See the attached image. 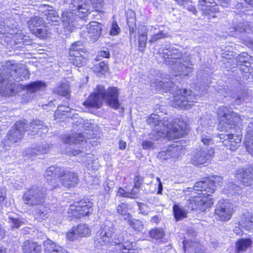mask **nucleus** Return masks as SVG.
<instances>
[{"instance_id":"f257e3e1","label":"nucleus","mask_w":253,"mask_h":253,"mask_svg":"<svg viewBox=\"0 0 253 253\" xmlns=\"http://www.w3.org/2000/svg\"><path fill=\"white\" fill-rule=\"evenodd\" d=\"M222 178L219 176L212 177L196 183L193 188H188V191H194L200 196H194L187 201L186 207L188 210L195 211L197 213L205 211L213 204L212 199L209 197L215 191L217 185H220Z\"/></svg>"},{"instance_id":"f03ea898","label":"nucleus","mask_w":253,"mask_h":253,"mask_svg":"<svg viewBox=\"0 0 253 253\" xmlns=\"http://www.w3.org/2000/svg\"><path fill=\"white\" fill-rule=\"evenodd\" d=\"M2 68L0 75V94L12 95L16 87L14 82L26 81L29 79L30 73L24 65L14 61H7Z\"/></svg>"},{"instance_id":"7ed1b4c3","label":"nucleus","mask_w":253,"mask_h":253,"mask_svg":"<svg viewBox=\"0 0 253 253\" xmlns=\"http://www.w3.org/2000/svg\"><path fill=\"white\" fill-rule=\"evenodd\" d=\"M167 65L171 66L175 76H188L192 72V64L188 58L184 57L178 49L173 47H162L158 51Z\"/></svg>"},{"instance_id":"20e7f679","label":"nucleus","mask_w":253,"mask_h":253,"mask_svg":"<svg viewBox=\"0 0 253 253\" xmlns=\"http://www.w3.org/2000/svg\"><path fill=\"white\" fill-rule=\"evenodd\" d=\"M119 90L117 87H110L107 90L102 85H97L96 91L91 94L87 100L84 102V105L87 107L100 108L102 105L103 100L110 107L115 110L119 108L120 104L119 102Z\"/></svg>"},{"instance_id":"39448f33","label":"nucleus","mask_w":253,"mask_h":253,"mask_svg":"<svg viewBox=\"0 0 253 253\" xmlns=\"http://www.w3.org/2000/svg\"><path fill=\"white\" fill-rule=\"evenodd\" d=\"M147 123L157 132L159 137H168L176 139L181 137L184 133V127L177 123V126L171 123L167 118L161 120L160 116L151 114L147 119Z\"/></svg>"},{"instance_id":"423d86ee","label":"nucleus","mask_w":253,"mask_h":253,"mask_svg":"<svg viewBox=\"0 0 253 253\" xmlns=\"http://www.w3.org/2000/svg\"><path fill=\"white\" fill-rule=\"evenodd\" d=\"M218 115L219 120L218 129L222 131H228L233 126L240 124L242 121L240 116L225 106L219 107Z\"/></svg>"},{"instance_id":"0eeeda50","label":"nucleus","mask_w":253,"mask_h":253,"mask_svg":"<svg viewBox=\"0 0 253 253\" xmlns=\"http://www.w3.org/2000/svg\"><path fill=\"white\" fill-rule=\"evenodd\" d=\"M197 96L190 90L180 89L174 93L171 106L182 109H189L197 102Z\"/></svg>"},{"instance_id":"6e6552de","label":"nucleus","mask_w":253,"mask_h":253,"mask_svg":"<svg viewBox=\"0 0 253 253\" xmlns=\"http://www.w3.org/2000/svg\"><path fill=\"white\" fill-rule=\"evenodd\" d=\"M47 189L34 185L27 189L23 195V200L26 204L31 206L43 204L47 194Z\"/></svg>"},{"instance_id":"1a4fd4ad","label":"nucleus","mask_w":253,"mask_h":253,"mask_svg":"<svg viewBox=\"0 0 253 253\" xmlns=\"http://www.w3.org/2000/svg\"><path fill=\"white\" fill-rule=\"evenodd\" d=\"M24 122H17L10 129L1 142V146L6 150L9 149L13 144L18 142L23 137L25 132Z\"/></svg>"},{"instance_id":"9d476101","label":"nucleus","mask_w":253,"mask_h":253,"mask_svg":"<svg viewBox=\"0 0 253 253\" xmlns=\"http://www.w3.org/2000/svg\"><path fill=\"white\" fill-rule=\"evenodd\" d=\"M92 204L85 200L75 202L68 209L69 216L79 217L81 216L89 215L92 212Z\"/></svg>"},{"instance_id":"9b49d317","label":"nucleus","mask_w":253,"mask_h":253,"mask_svg":"<svg viewBox=\"0 0 253 253\" xmlns=\"http://www.w3.org/2000/svg\"><path fill=\"white\" fill-rule=\"evenodd\" d=\"M213 122L208 118H202L200 125L197 128V131L200 133L201 141L206 147H210L213 143V140L210 134L212 130Z\"/></svg>"},{"instance_id":"f8f14e48","label":"nucleus","mask_w":253,"mask_h":253,"mask_svg":"<svg viewBox=\"0 0 253 253\" xmlns=\"http://www.w3.org/2000/svg\"><path fill=\"white\" fill-rule=\"evenodd\" d=\"M115 228L110 222L102 225L96 235L94 244L97 248H100L110 243Z\"/></svg>"},{"instance_id":"ddd939ff","label":"nucleus","mask_w":253,"mask_h":253,"mask_svg":"<svg viewBox=\"0 0 253 253\" xmlns=\"http://www.w3.org/2000/svg\"><path fill=\"white\" fill-rule=\"evenodd\" d=\"M235 211V206L228 200H222L218 202L214 211L215 215L218 220L227 221L230 220Z\"/></svg>"},{"instance_id":"4468645a","label":"nucleus","mask_w":253,"mask_h":253,"mask_svg":"<svg viewBox=\"0 0 253 253\" xmlns=\"http://www.w3.org/2000/svg\"><path fill=\"white\" fill-rule=\"evenodd\" d=\"M245 16L244 13L237 14L233 21L232 26L228 28V34L230 36L237 37L244 34V33H250L251 31L248 22L245 21L242 18Z\"/></svg>"},{"instance_id":"2eb2a0df","label":"nucleus","mask_w":253,"mask_h":253,"mask_svg":"<svg viewBox=\"0 0 253 253\" xmlns=\"http://www.w3.org/2000/svg\"><path fill=\"white\" fill-rule=\"evenodd\" d=\"M78 181L79 178L77 173L63 169L59 182L57 183L56 182H54L52 184V189L57 190L60 189L61 186L69 188L76 185Z\"/></svg>"},{"instance_id":"dca6fc26","label":"nucleus","mask_w":253,"mask_h":253,"mask_svg":"<svg viewBox=\"0 0 253 253\" xmlns=\"http://www.w3.org/2000/svg\"><path fill=\"white\" fill-rule=\"evenodd\" d=\"M126 235V233L123 235H118L115 237L112 242V245H116L121 250L118 253H137L138 251L136 247V243L130 242L128 240H126L124 235Z\"/></svg>"},{"instance_id":"f3484780","label":"nucleus","mask_w":253,"mask_h":253,"mask_svg":"<svg viewBox=\"0 0 253 253\" xmlns=\"http://www.w3.org/2000/svg\"><path fill=\"white\" fill-rule=\"evenodd\" d=\"M214 154V151L211 147L201 146L197 150L191 158V162L195 165L206 163Z\"/></svg>"},{"instance_id":"a211bd4d","label":"nucleus","mask_w":253,"mask_h":253,"mask_svg":"<svg viewBox=\"0 0 253 253\" xmlns=\"http://www.w3.org/2000/svg\"><path fill=\"white\" fill-rule=\"evenodd\" d=\"M63 172V169L55 166L49 167L45 171L44 176L48 183V185L45 187L47 190H54L52 189V184L54 182L57 183L59 182L61 174Z\"/></svg>"},{"instance_id":"6ab92c4d","label":"nucleus","mask_w":253,"mask_h":253,"mask_svg":"<svg viewBox=\"0 0 253 253\" xmlns=\"http://www.w3.org/2000/svg\"><path fill=\"white\" fill-rule=\"evenodd\" d=\"M25 125V130L28 131V134L32 135L38 134L40 136L45 135L48 130L46 126L43 124L42 122L39 120L32 121L29 125L24 122Z\"/></svg>"},{"instance_id":"aec40b11","label":"nucleus","mask_w":253,"mask_h":253,"mask_svg":"<svg viewBox=\"0 0 253 253\" xmlns=\"http://www.w3.org/2000/svg\"><path fill=\"white\" fill-rule=\"evenodd\" d=\"M219 137L221 140L223 139V145L231 151L237 150L241 141V137L240 135L220 134Z\"/></svg>"},{"instance_id":"412c9836","label":"nucleus","mask_w":253,"mask_h":253,"mask_svg":"<svg viewBox=\"0 0 253 253\" xmlns=\"http://www.w3.org/2000/svg\"><path fill=\"white\" fill-rule=\"evenodd\" d=\"M46 87L45 83L42 81H36L22 86V89L25 90L27 93L30 94V99H33L34 94L43 91Z\"/></svg>"},{"instance_id":"4be33fe9","label":"nucleus","mask_w":253,"mask_h":253,"mask_svg":"<svg viewBox=\"0 0 253 253\" xmlns=\"http://www.w3.org/2000/svg\"><path fill=\"white\" fill-rule=\"evenodd\" d=\"M90 230L87 225L80 224L77 227H74L71 231H69L67 234V237L71 241H73L81 237H85L89 235Z\"/></svg>"},{"instance_id":"5701e85b","label":"nucleus","mask_w":253,"mask_h":253,"mask_svg":"<svg viewBox=\"0 0 253 253\" xmlns=\"http://www.w3.org/2000/svg\"><path fill=\"white\" fill-rule=\"evenodd\" d=\"M77 13L66 10L63 11L61 17L64 29L69 32H72L75 26L76 18Z\"/></svg>"},{"instance_id":"b1692460","label":"nucleus","mask_w":253,"mask_h":253,"mask_svg":"<svg viewBox=\"0 0 253 253\" xmlns=\"http://www.w3.org/2000/svg\"><path fill=\"white\" fill-rule=\"evenodd\" d=\"M70 7L73 11H77V15L81 18L84 17L89 10V6L86 0H71Z\"/></svg>"},{"instance_id":"393cba45","label":"nucleus","mask_w":253,"mask_h":253,"mask_svg":"<svg viewBox=\"0 0 253 253\" xmlns=\"http://www.w3.org/2000/svg\"><path fill=\"white\" fill-rule=\"evenodd\" d=\"M69 155H72L73 156L79 155L83 157L81 161L85 164L88 169L94 170L97 168V166H94V164H97V160L93 159V158L92 155L86 154L84 151L80 150H73Z\"/></svg>"},{"instance_id":"a878e982","label":"nucleus","mask_w":253,"mask_h":253,"mask_svg":"<svg viewBox=\"0 0 253 253\" xmlns=\"http://www.w3.org/2000/svg\"><path fill=\"white\" fill-rule=\"evenodd\" d=\"M102 25L96 21L91 22L87 27V36L92 42L96 41L100 37L102 30Z\"/></svg>"},{"instance_id":"bb28decb","label":"nucleus","mask_w":253,"mask_h":253,"mask_svg":"<svg viewBox=\"0 0 253 253\" xmlns=\"http://www.w3.org/2000/svg\"><path fill=\"white\" fill-rule=\"evenodd\" d=\"M245 145L247 151L253 156V119H251L246 128Z\"/></svg>"},{"instance_id":"cd10ccee","label":"nucleus","mask_w":253,"mask_h":253,"mask_svg":"<svg viewBox=\"0 0 253 253\" xmlns=\"http://www.w3.org/2000/svg\"><path fill=\"white\" fill-rule=\"evenodd\" d=\"M198 6L206 14H210L211 11L216 12L218 10V6L214 0H199Z\"/></svg>"},{"instance_id":"c85d7f7f","label":"nucleus","mask_w":253,"mask_h":253,"mask_svg":"<svg viewBox=\"0 0 253 253\" xmlns=\"http://www.w3.org/2000/svg\"><path fill=\"white\" fill-rule=\"evenodd\" d=\"M239 226L247 231H253V213L247 211L244 213Z\"/></svg>"},{"instance_id":"c756f323","label":"nucleus","mask_w":253,"mask_h":253,"mask_svg":"<svg viewBox=\"0 0 253 253\" xmlns=\"http://www.w3.org/2000/svg\"><path fill=\"white\" fill-rule=\"evenodd\" d=\"M45 253H68L66 250L48 239L44 242Z\"/></svg>"},{"instance_id":"7c9ffc66","label":"nucleus","mask_w":253,"mask_h":253,"mask_svg":"<svg viewBox=\"0 0 253 253\" xmlns=\"http://www.w3.org/2000/svg\"><path fill=\"white\" fill-rule=\"evenodd\" d=\"M46 16V19L49 24L52 25H57L60 23V18L57 12L53 9V7L48 5L44 6Z\"/></svg>"},{"instance_id":"2f4dec72","label":"nucleus","mask_w":253,"mask_h":253,"mask_svg":"<svg viewBox=\"0 0 253 253\" xmlns=\"http://www.w3.org/2000/svg\"><path fill=\"white\" fill-rule=\"evenodd\" d=\"M36 206V208L34 214L36 219L39 220H44L49 217L50 211L48 207L45 206L42 204Z\"/></svg>"},{"instance_id":"473e14b6","label":"nucleus","mask_w":253,"mask_h":253,"mask_svg":"<svg viewBox=\"0 0 253 253\" xmlns=\"http://www.w3.org/2000/svg\"><path fill=\"white\" fill-rule=\"evenodd\" d=\"M242 178L241 183L244 186L252 185L253 182V168H250L242 170L239 173Z\"/></svg>"},{"instance_id":"72a5a7b5","label":"nucleus","mask_w":253,"mask_h":253,"mask_svg":"<svg viewBox=\"0 0 253 253\" xmlns=\"http://www.w3.org/2000/svg\"><path fill=\"white\" fill-rule=\"evenodd\" d=\"M147 32L148 29L145 26H141L138 28V44L140 51L143 52L144 51L147 41Z\"/></svg>"},{"instance_id":"f704fd0d","label":"nucleus","mask_w":253,"mask_h":253,"mask_svg":"<svg viewBox=\"0 0 253 253\" xmlns=\"http://www.w3.org/2000/svg\"><path fill=\"white\" fill-rule=\"evenodd\" d=\"M151 28V31L153 30L154 32H153V34L150 36L149 40L150 43L155 42L159 40L169 37V34L167 30H160L152 27Z\"/></svg>"},{"instance_id":"c9c22d12","label":"nucleus","mask_w":253,"mask_h":253,"mask_svg":"<svg viewBox=\"0 0 253 253\" xmlns=\"http://www.w3.org/2000/svg\"><path fill=\"white\" fill-rule=\"evenodd\" d=\"M24 253H41L42 247L37 243L26 241L23 245Z\"/></svg>"},{"instance_id":"e433bc0d","label":"nucleus","mask_w":253,"mask_h":253,"mask_svg":"<svg viewBox=\"0 0 253 253\" xmlns=\"http://www.w3.org/2000/svg\"><path fill=\"white\" fill-rule=\"evenodd\" d=\"M252 61V57L250 56L247 52H242L238 56V64L241 65H244L246 68L242 69L243 72L248 73L249 71L248 67L250 65V62Z\"/></svg>"},{"instance_id":"4c0bfd02","label":"nucleus","mask_w":253,"mask_h":253,"mask_svg":"<svg viewBox=\"0 0 253 253\" xmlns=\"http://www.w3.org/2000/svg\"><path fill=\"white\" fill-rule=\"evenodd\" d=\"M86 136L84 133H78L73 134L72 136L67 135L63 138V141L65 143L77 144L80 142L86 140Z\"/></svg>"},{"instance_id":"58836bf2","label":"nucleus","mask_w":253,"mask_h":253,"mask_svg":"<svg viewBox=\"0 0 253 253\" xmlns=\"http://www.w3.org/2000/svg\"><path fill=\"white\" fill-rule=\"evenodd\" d=\"M252 243L251 238H242L236 242V250L238 253L245 251L251 246Z\"/></svg>"},{"instance_id":"ea45409f","label":"nucleus","mask_w":253,"mask_h":253,"mask_svg":"<svg viewBox=\"0 0 253 253\" xmlns=\"http://www.w3.org/2000/svg\"><path fill=\"white\" fill-rule=\"evenodd\" d=\"M50 148V145L46 143L38 145L33 148H31L29 151H31V154L29 153L31 155H40L46 154L48 152Z\"/></svg>"},{"instance_id":"a19ab883","label":"nucleus","mask_w":253,"mask_h":253,"mask_svg":"<svg viewBox=\"0 0 253 253\" xmlns=\"http://www.w3.org/2000/svg\"><path fill=\"white\" fill-rule=\"evenodd\" d=\"M241 191V188L235 184L231 183H229L226 184L223 189V192L228 195V196H231L236 194H239Z\"/></svg>"},{"instance_id":"79ce46f5","label":"nucleus","mask_w":253,"mask_h":253,"mask_svg":"<svg viewBox=\"0 0 253 253\" xmlns=\"http://www.w3.org/2000/svg\"><path fill=\"white\" fill-rule=\"evenodd\" d=\"M43 19L39 16H35L28 21L27 24L30 31L39 27H42L44 25Z\"/></svg>"},{"instance_id":"37998d69","label":"nucleus","mask_w":253,"mask_h":253,"mask_svg":"<svg viewBox=\"0 0 253 253\" xmlns=\"http://www.w3.org/2000/svg\"><path fill=\"white\" fill-rule=\"evenodd\" d=\"M173 211L174 217L176 220H180L186 217L187 212L183 208L178 205H174L173 206Z\"/></svg>"},{"instance_id":"c03bdc74","label":"nucleus","mask_w":253,"mask_h":253,"mask_svg":"<svg viewBox=\"0 0 253 253\" xmlns=\"http://www.w3.org/2000/svg\"><path fill=\"white\" fill-rule=\"evenodd\" d=\"M54 92L62 96H67L69 93V86L66 83H62L54 89Z\"/></svg>"},{"instance_id":"a18cd8bd","label":"nucleus","mask_w":253,"mask_h":253,"mask_svg":"<svg viewBox=\"0 0 253 253\" xmlns=\"http://www.w3.org/2000/svg\"><path fill=\"white\" fill-rule=\"evenodd\" d=\"M128 219L129 225L136 231H141L144 228V224L142 221L136 219Z\"/></svg>"},{"instance_id":"49530a36","label":"nucleus","mask_w":253,"mask_h":253,"mask_svg":"<svg viewBox=\"0 0 253 253\" xmlns=\"http://www.w3.org/2000/svg\"><path fill=\"white\" fill-rule=\"evenodd\" d=\"M117 211L118 213L125 216V219H129L130 214L127 212L128 206L126 204L121 203L119 205L117 208Z\"/></svg>"},{"instance_id":"de8ad7c7","label":"nucleus","mask_w":253,"mask_h":253,"mask_svg":"<svg viewBox=\"0 0 253 253\" xmlns=\"http://www.w3.org/2000/svg\"><path fill=\"white\" fill-rule=\"evenodd\" d=\"M70 60L73 65L78 67L84 66L86 61V59L84 57V55H81L77 57H72Z\"/></svg>"},{"instance_id":"09e8293b","label":"nucleus","mask_w":253,"mask_h":253,"mask_svg":"<svg viewBox=\"0 0 253 253\" xmlns=\"http://www.w3.org/2000/svg\"><path fill=\"white\" fill-rule=\"evenodd\" d=\"M149 236L151 238L155 239H160L165 236L164 231L163 229L154 228L149 231Z\"/></svg>"},{"instance_id":"8fccbe9b","label":"nucleus","mask_w":253,"mask_h":253,"mask_svg":"<svg viewBox=\"0 0 253 253\" xmlns=\"http://www.w3.org/2000/svg\"><path fill=\"white\" fill-rule=\"evenodd\" d=\"M181 146L173 144L169 149L170 158H178L180 155Z\"/></svg>"},{"instance_id":"3c124183","label":"nucleus","mask_w":253,"mask_h":253,"mask_svg":"<svg viewBox=\"0 0 253 253\" xmlns=\"http://www.w3.org/2000/svg\"><path fill=\"white\" fill-rule=\"evenodd\" d=\"M31 32L37 37L41 38H43L47 35V29L43 25L42 27H39L37 29L32 30Z\"/></svg>"},{"instance_id":"603ef678","label":"nucleus","mask_w":253,"mask_h":253,"mask_svg":"<svg viewBox=\"0 0 253 253\" xmlns=\"http://www.w3.org/2000/svg\"><path fill=\"white\" fill-rule=\"evenodd\" d=\"M8 219V222L11 224L12 228H18L24 224V222L22 220L11 216H9Z\"/></svg>"},{"instance_id":"864d4df0","label":"nucleus","mask_w":253,"mask_h":253,"mask_svg":"<svg viewBox=\"0 0 253 253\" xmlns=\"http://www.w3.org/2000/svg\"><path fill=\"white\" fill-rule=\"evenodd\" d=\"M84 45L81 42H78L72 44L69 51H82V52L84 54Z\"/></svg>"},{"instance_id":"5fc2aeb1","label":"nucleus","mask_w":253,"mask_h":253,"mask_svg":"<svg viewBox=\"0 0 253 253\" xmlns=\"http://www.w3.org/2000/svg\"><path fill=\"white\" fill-rule=\"evenodd\" d=\"M121 32V29L119 27L117 21H113L112 22L111 29L110 31V34L111 36H116L119 34Z\"/></svg>"},{"instance_id":"6e6d98bb","label":"nucleus","mask_w":253,"mask_h":253,"mask_svg":"<svg viewBox=\"0 0 253 253\" xmlns=\"http://www.w3.org/2000/svg\"><path fill=\"white\" fill-rule=\"evenodd\" d=\"M108 66L104 62H101L95 66V70L96 72L103 74L108 70Z\"/></svg>"},{"instance_id":"4d7b16f0","label":"nucleus","mask_w":253,"mask_h":253,"mask_svg":"<svg viewBox=\"0 0 253 253\" xmlns=\"http://www.w3.org/2000/svg\"><path fill=\"white\" fill-rule=\"evenodd\" d=\"M127 24L129 27L130 37L132 36L135 27V19L132 18L127 19Z\"/></svg>"},{"instance_id":"13d9d810","label":"nucleus","mask_w":253,"mask_h":253,"mask_svg":"<svg viewBox=\"0 0 253 253\" xmlns=\"http://www.w3.org/2000/svg\"><path fill=\"white\" fill-rule=\"evenodd\" d=\"M137 206L141 213L144 215H146L148 213L149 209L146 204L142 203H137Z\"/></svg>"},{"instance_id":"bf43d9fd","label":"nucleus","mask_w":253,"mask_h":253,"mask_svg":"<svg viewBox=\"0 0 253 253\" xmlns=\"http://www.w3.org/2000/svg\"><path fill=\"white\" fill-rule=\"evenodd\" d=\"M142 146L143 149H153L154 148V143L151 141L144 140L142 143Z\"/></svg>"},{"instance_id":"052dcab7","label":"nucleus","mask_w":253,"mask_h":253,"mask_svg":"<svg viewBox=\"0 0 253 253\" xmlns=\"http://www.w3.org/2000/svg\"><path fill=\"white\" fill-rule=\"evenodd\" d=\"M169 153V149L166 151H161L158 154V158L161 160H166L169 158H170Z\"/></svg>"},{"instance_id":"680f3d73","label":"nucleus","mask_w":253,"mask_h":253,"mask_svg":"<svg viewBox=\"0 0 253 253\" xmlns=\"http://www.w3.org/2000/svg\"><path fill=\"white\" fill-rule=\"evenodd\" d=\"M118 196L123 197L126 198H129L132 197L131 195L129 194V192H126L122 188H120L118 189L117 194Z\"/></svg>"},{"instance_id":"e2e57ef3","label":"nucleus","mask_w":253,"mask_h":253,"mask_svg":"<svg viewBox=\"0 0 253 253\" xmlns=\"http://www.w3.org/2000/svg\"><path fill=\"white\" fill-rule=\"evenodd\" d=\"M142 182V179L139 176H136L134 179V187L135 189H139L140 185Z\"/></svg>"},{"instance_id":"0e129e2a","label":"nucleus","mask_w":253,"mask_h":253,"mask_svg":"<svg viewBox=\"0 0 253 253\" xmlns=\"http://www.w3.org/2000/svg\"><path fill=\"white\" fill-rule=\"evenodd\" d=\"M160 84V85L162 87V88H164V90H167L169 88H170L172 87V84L171 83H169V82H161Z\"/></svg>"},{"instance_id":"69168bd1","label":"nucleus","mask_w":253,"mask_h":253,"mask_svg":"<svg viewBox=\"0 0 253 253\" xmlns=\"http://www.w3.org/2000/svg\"><path fill=\"white\" fill-rule=\"evenodd\" d=\"M193 243H194L192 242L191 241H189L188 240H184L183 241V245L184 251H185L186 249H188V248L193 247V245H192V244Z\"/></svg>"},{"instance_id":"338daca9","label":"nucleus","mask_w":253,"mask_h":253,"mask_svg":"<svg viewBox=\"0 0 253 253\" xmlns=\"http://www.w3.org/2000/svg\"><path fill=\"white\" fill-rule=\"evenodd\" d=\"M230 0H218L221 6L223 7H227L230 3Z\"/></svg>"},{"instance_id":"774afa93","label":"nucleus","mask_w":253,"mask_h":253,"mask_svg":"<svg viewBox=\"0 0 253 253\" xmlns=\"http://www.w3.org/2000/svg\"><path fill=\"white\" fill-rule=\"evenodd\" d=\"M139 189H135L134 187L131 190V192H129V194L132 196V197H130V198L135 199L137 198V193Z\"/></svg>"}]
</instances>
